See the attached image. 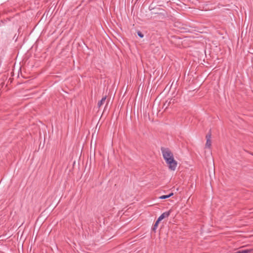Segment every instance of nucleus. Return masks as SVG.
I'll use <instances>...</instances> for the list:
<instances>
[{"instance_id": "0eeeda50", "label": "nucleus", "mask_w": 253, "mask_h": 253, "mask_svg": "<svg viewBox=\"0 0 253 253\" xmlns=\"http://www.w3.org/2000/svg\"><path fill=\"white\" fill-rule=\"evenodd\" d=\"M171 100H172V99H170L169 102H168V101H166V102L164 104L163 107L166 106V109L167 108L168 106H169V105L171 103Z\"/></svg>"}, {"instance_id": "f03ea898", "label": "nucleus", "mask_w": 253, "mask_h": 253, "mask_svg": "<svg viewBox=\"0 0 253 253\" xmlns=\"http://www.w3.org/2000/svg\"><path fill=\"white\" fill-rule=\"evenodd\" d=\"M211 133L210 132L206 135V139H207V142L205 145L206 147L207 148H210L211 146Z\"/></svg>"}, {"instance_id": "20e7f679", "label": "nucleus", "mask_w": 253, "mask_h": 253, "mask_svg": "<svg viewBox=\"0 0 253 253\" xmlns=\"http://www.w3.org/2000/svg\"><path fill=\"white\" fill-rule=\"evenodd\" d=\"M253 252V249H245L237 251L235 253H251Z\"/></svg>"}, {"instance_id": "7ed1b4c3", "label": "nucleus", "mask_w": 253, "mask_h": 253, "mask_svg": "<svg viewBox=\"0 0 253 253\" xmlns=\"http://www.w3.org/2000/svg\"><path fill=\"white\" fill-rule=\"evenodd\" d=\"M171 212V211L169 210L168 211H166L164 213H163L158 218V219H159V221H161L163 219L166 218V217H168L169 215H170V213Z\"/></svg>"}, {"instance_id": "4468645a", "label": "nucleus", "mask_w": 253, "mask_h": 253, "mask_svg": "<svg viewBox=\"0 0 253 253\" xmlns=\"http://www.w3.org/2000/svg\"><path fill=\"white\" fill-rule=\"evenodd\" d=\"M80 46H82V47H83V45H82V44L80 45Z\"/></svg>"}, {"instance_id": "9b49d317", "label": "nucleus", "mask_w": 253, "mask_h": 253, "mask_svg": "<svg viewBox=\"0 0 253 253\" xmlns=\"http://www.w3.org/2000/svg\"><path fill=\"white\" fill-rule=\"evenodd\" d=\"M79 43L78 42H76H76H74V46H76L77 45V44H79Z\"/></svg>"}, {"instance_id": "f257e3e1", "label": "nucleus", "mask_w": 253, "mask_h": 253, "mask_svg": "<svg viewBox=\"0 0 253 253\" xmlns=\"http://www.w3.org/2000/svg\"><path fill=\"white\" fill-rule=\"evenodd\" d=\"M161 150L164 159L165 160L169 169L171 170H174L177 165V162L174 159L173 155L169 148L162 147Z\"/></svg>"}, {"instance_id": "1a4fd4ad", "label": "nucleus", "mask_w": 253, "mask_h": 253, "mask_svg": "<svg viewBox=\"0 0 253 253\" xmlns=\"http://www.w3.org/2000/svg\"><path fill=\"white\" fill-rule=\"evenodd\" d=\"M137 35L139 37H140V38H143V34L140 31H138L137 32Z\"/></svg>"}, {"instance_id": "6e6552de", "label": "nucleus", "mask_w": 253, "mask_h": 253, "mask_svg": "<svg viewBox=\"0 0 253 253\" xmlns=\"http://www.w3.org/2000/svg\"><path fill=\"white\" fill-rule=\"evenodd\" d=\"M167 198H169L168 195H162V196L159 197V199H166Z\"/></svg>"}, {"instance_id": "f8f14e48", "label": "nucleus", "mask_w": 253, "mask_h": 253, "mask_svg": "<svg viewBox=\"0 0 253 253\" xmlns=\"http://www.w3.org/2000/svg\"><path fill=\"white\" fill-rule=\"evenodd\" d=\"M204 51L205 53V54H206L207 51H206V50L205 48H204Z\"/></svg>"}, {"instance_id": "ddd939ff", "label": "nucleus", "mask_w": 253, "mask_h": 253, "mask_svg": "<svg viewBox=\"0 0 253 253\" xmlns=\"http://www.w3.org/2000/svg\"><path fill=\"white\" fill-rule=\"evenodd\" d=\"M248 52L249 53H253L252 52H251V51H248Z\"/></svg>"}, {"instance_id": "39448f33", "label": "nucleus", "mask_w": 253, "mask_h": 253, "mask_svg": "<svg viewBox=\"0 0 253 253\" xmlns=\"http://www.w3.org/2000/svg\"><path fill=\"white\" fill-rule=\"evenodd\" d=\"M161 221H159V219H157L156 221L155 222L154 224L153 225L152 230L154 231V232H156V230L157 229L158 226Z\"/></svg>"}, {"instance_id": "423d86ee", "label": "nucleus", "mask_w": 253, "mask_h": 253, "mask_svg": "<svg viewBox=\"0 0 253 253\" xmlns=\"http://www.w3.org/2000/svg\"><path fill=\"white\" fill-rule=\"evenodd\" d=\"M106 96L105 97H103L101 100L100 101H99L98 102V104H97V105L99 107H100L104 103V102L106 100Z\"/></svg>"}, {"instance_id": "2eb2a0df", "label": "nucleus", "mask_w": 253, "mask_h": 253, "mask_svg": "<svg viewBox=\"0 0 253 253\" xmlns=\"http://www.w3.org/2000/svg\"><path fill=\"white\" fill-rule=\"evenodd\" d=\"M252 49H253V48H251Z\"/></svg>"}, {"instance_id": "9d476101", "label": "nucleus", "mask_w": 253, "mask_h": 253, "mask_svg": "<svg viewBox=\"0 0 253 253\" xmlns=\"http://www.w3.org/2000/svg\"><path fill=\"white\" fill-rule=\"evenodd\" d=\"M173 195V193L171 192L168 195V197L169 198Z\"/></svg>"}]
</instances>
